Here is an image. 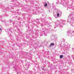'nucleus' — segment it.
Returning a JSON list of instances; mask_svg holds the SVG:
<instances>
[{
    "mask_svg": "<svg viewBox=\"0 0 74 74\" xmlns=\"http://www.w3.org/2000/svg\"><path fill=\"white\" fill-rule=\"evenodd\" d=\"M42 30L41 31V32L40 34V36H43V34L45 33V32L46 31H48V29L46 28H42Z\"/></svg>",
    "mask_w": 74,
    "mask_h": 74,
    "instance_id": "f257e3e1",
    "label": "nucleus"
},
{
    "mask_svg": "<svg viewBox=\"0 0 74 74\" xmlns=\"http://www.w3.org/2000/svg\"><path fill=\"white\" fill-rule=\"evenodd\" d=\"M61 25L60 24L59 25L60 27L61 28V27H63V26L62 25H64L65 23H64L65 22H66V21L65 20H61Z\"/></svg>",
    "mask_w": 74,
    "mask_h": 74,
    "instance_id": "f03ea898",
    "label": "nucleus"
},
{
    "mask_svg": "<svg viewBox=\"0 0 74 74\" xmlns=\"http://www.w3.org/2000/svg\"><path fill=\"white\" fill-rule=\"evenodd\" d=\"M13 29V28H12V27H11L10 29L8 30L7 33H8V34H10V33H12V31L11 30H12Z\"/></svg>",
    "mask_w": 74,
    "mask_h": 74,
    "instance_id": "7ed1b4c3",
    "label": "nucleus"
},
{
    "mask_svg": "<svg viewBox=\"0 0 74 74\" xmlns=\"http://www.w3.org/2000/svg\"><path fill=\"white\" fill-rule=\"evenodd\" d=\"M73 16H74V15L73 14L70 16V18L72 21H74V17H73Z\"/></svg>",
    "mask_w": 74,
    "mask_h": 74,
    "instance_id": "20e7f679",
    "label": "nucleus"
},
{
    "mask_svg": "<svg viewBox=\"0 0 74 74\" xmlns=\"http://www.w3.org/2000/svg\"><path fill=\"white\" fill-rule=\"evenodd\" d=\"M31 4L32 7H33V6H34V1H31Z\"/></svg>",
    "mask_w": 74,
    "mask_h": 74,
    "instance_id": "39448f33",
    "label": "nucleus"
},
{
    "mask_svg": "<svg viewBox=\"0 0 74 74\" xmlns=\"http://www.w3.org/2000/svg\"><path fill=\"white\" fill-rule=\"evenodd\" d=\"M68 5L67 8V10H68V8H69V9H70V8H71L72 7V5Z\"/></svg>",
    "mask_w": 74,
    "mask_h": 74,
    "instance_id": "423d86ee",
    "label": "nucleus"
},
{
    "mask_svg": "<svg viewBox=\"0 0 74 74\" xmlns=\"http://www.w3.org/2000/svg\"><path fill=\"white\" fill-rule=\"evenodd\" d=\"M60 23H59V21H57L56 23V24L55 25V26H56L57 27H58V26H59V24Z\"/></svg>",
    "mask_w": 74,
    "mask_h": 74,
    "instance_id": "0eeeda50",
    "label": "nucleus"
},
{
    "mask_svg": "<svg viewBox=\"0 0 74 74\" xmlns=\"http://www.w3.org/2000/svg\"><path fill=\"white\" fill-rule=\"evenodd\" d=\"M39 19H40L37 18L36 20H35V21L37 23H38L37 22H39V23H40V22L39 21Z\"/></svg>",
    "mask_w": 74,
    "mask_h": 74,
    "instance_id": "6e6552de",
    "label": "nucleus"
},
{
    "mask_svg": "<svg viewBox=\"0 0 74 74\" xmlns=\"http://www.w3.org/2000/svg\"><path fill=\"white\" fill-rule=\"evenodd\" d=\"M54 44L53 43H51L50 45L49 46V47H51L52 46H53V45H54Z\"/></svg>",
    "mask_w": 74,
    "mask_h": 74,
    "instance_id": "1a4fd4ad",
    "label": "nucleus"
},
{
    "mask_svg": "<svg viewBox=\"0 0 74 74\" xmlns=\"http://www.w3.org/2000/svg\"><path fill=\"white\" fill-rule=\"evenodd\" d=\"M48 25H49V29H50L52 27V25H51L50 23H48Z\"/></svg>",
    "mask_w": 74,
    "mask_h": 74,
    "instance_id": "9d476101",
    "label": "nucleus"
},
{
    "mask_svg": "<svg viewBox=\"0 0 74 74\" xmlns=\"http://www.w3.org/2000/svg\"><path fill=\"white\" fill-rule=\"evenodd\" d=\"M70 62H69L68 63L70 65H71L73 64V63L71 62H72V60H70Z\"/></svg>",
    "mask_w": 74,
    "mask_h": 74,
    "instance_id": "9b49d317",
    "label": "nucleus"
},
{
    "mask_svg": "<svg viewBox=\"0 0 74 74\" xmlns=\"http://www.w3.org/2000/svg\"><path fill=\"white\" fill-rule=\"evenodd\" d=\"M38 13H44V10H40V11H39L38 12Z\"/></svg>",
    "mask_w": 74,
    "mask_h": 74,
    "instance_id": "f8f14e48",
    "label": "nucleus"
},
{
    "mask_svg": "<svg viewBox=\"0 0 74 74\" xmlns=\"http://www.w3.org/2000/svg\"><path fill=\"white\" fill-rule=\"evenodd\" d=\"M53 67H50V69H51V70H53L54 69H55V66H53Z\"/></svg>",
    "mask_w": 74,
    "mask_h": 74,
    "instance_id": "ddd939ff",
    "label": "nucleus"
},
{
    "mask_svg": "<svg viewBox=\"0 0 74 74\" xmlns=\"http://www.w3.org/2000/svg\"><path fill=\"white\" fill-rule=\"evenodd\" d=\"M41 21L42 22H45V20L44 19V18H42L41 20Z\"/></svg>",
    "mask_w": 74,
    "mask_h": 74,
    "instance_id": "4468645a",
    "label": "nucleus"
},
{
    "mask_svg": "<svg viewBox=\"0 0 74 74\" xmlns=\"http://www.w3.org/2000/svg\"><path fill=\"white\" fill-rule=\"evenodd\" d=\"M35 35H36L37 37H38V33L35 32Z\"/></svg>",
    "mask_w": 74,
    "mask_h": 74,
    "instance_id": "2eb2a0df",
    "label": "nucleus"
},
{
    "mask_svg": "<svg viewBox=\"0 0 74 74\" xmlns=\"http://www.w3.org/2000/svg\"><path fill=\"white\" fill-rule=\"evenodd\" d=\"M70 32H71V31L69 30L68 31L67 33V34L68 35V36H69V34H70Z\"/></svg>",
    "mask_w": 74,
    "mask_h": 74,
    "instance_id": "dca6fc26",
    "label": "nucleus"
},
{
    "mask_svg": "<svg viewBox=\"0 0 74 74\" xmlns=\"http://www.w3.org/2000/svg\"><path fill=\"white\" fill-rule=\"evenodd\" d=\"M63 55H60V59H62V58H63Z\"/></svg>",
    "mask_w": 74,
    "mask_h": 74,
    "instance_id": "f3484780",
    "label": "nucleus"
},
{
    "mask_svg": "<svg viewBox=\"0 0 74 74\" xmlns=\"http://www.w3.org/2000/svg\"><path fill=\"white\" fill-rule=\"evenodd\" d=\"M11 12H12V13H14L15 14H16V11H11Z\"/></svg>",
    "mask_w": 74,
    "mask_h": 74,
    "instance_id": "a211bd4d",
    "label": "nucleus"
},
{
    "mask_svg": "<svg viewBox=\"0 0 74 74\" xmlns=\"http://www.w3.org/2000/svg\"><path fill=\"white\" fill-rule=\"evenodd\" d=\"M28 15L29 17H31L32 16V14L30 13L28 14Z\"/></svg>",
    "mask_w": 74,
    "mask_h": 74,
    "instance_id": "6ab92c4d",
    "label": "nucleus"
},
{
    "mask_svg": "<svg viewBox=\"0 0 74 74\" xmlns=\"http://www.w3.org/2000/svg\"><path fill=\"white\" fill-rule=\"evenodd\" d=\"M60 74H65V72L64 71H62L60 73Z\"/></svg>",
    "mask_w": 74,
    "mask_h": 74,
    "instance_id": "aec40b11",
    "label": "nucleus"
},
{
    "mask_svg": "<svg viewBox=\"0 0 74 74\" xmlns=\"http://www.w3.org/2000/svg\"><path fill=\"white\" fill-rule=\"evenodd\" d=\"M27 20H30V17H27Z\"/></svg>",
    "mask_w": 74,
    "mask_h": 74,
    "instance_id": "412c9836",
    "label": "nucleus"
},
{
    "mask_svg": "<svg viewBox=\"0 0 74 74\" xmlns=\"http://www.w3.org/2000/svg\"><path fill=\"white\" fill-rule=\"evenodd\" d=\"M60 63H61V64H64V62H63V61H60Z\"/></svg>",
    "mask_w": 74,
    "mask_h": 74,
    "instance_id": "4be33fe9",
    "label": "nucleus"
},
{
    "mask_svg": "<svg viewBox=\"0 0 74 74\" xmlns=\"http://www.w3.org/2000/svg\"><path fill=\"white\" fill-rule=\"evenodd\" d=\"M18 20H19V21H21V20H22V18L21 17H19L17 18Z\"/></svg>",
    "mask_w": 74,
    "mask_h": 74,
    "instance_id": "5701e85b",
    "label": "nucleus"
},
{
    "mask_svg": "<svg viewBox=\"0 0 74 74\" xmlns=\"http://www.w3.org/2000/svg\"><path fill=\"white\" fill-rule=\"evenodd\" d=\"M71 8V9H72V10H74V6L72 5Z\"/></svg>",
    "mask_w": 74,
    "mask_h": 74,
    "instance_id": "b1692460",
    "label": "nucleus"
},
{
    "mask_svg": "<svg viewBox=\"0 0 74 74\" xmlns=\"http://www.w3.org/2000/svg\"><path fill=\"white\" fill-rule=\"evenodd\" d=\"M47 5H48V4H47V3H46L44 5L45 7H47Z\"/></svg>",
    "mask_w": 74,
    "mask_h": 74,
    "instance_id": "393cba45",
    "label": "nucleus"
},
{
    "mask_svg": "<svg viewBox=\"0 0 74 74\" xmlns=\"http://www.w3.org/2000/svg\"><path fill=\"white\" fill-rule=\"evenodd\" d=\"M31 33H32V34H34V31H33V30H32L31 31Z\"/></svg>",
    "mask_w": 74,
    "mask_h": 74,
    "instance_id": "a878e982",
    "label": "nucleus"
},
{
    "mask_svg": "<svg viewBox=\"0 0 74 74\" xmlns=\"http://www.w3.org/2000/svg\"><path fill=\"white\" fill-rule=\"evenodd\" d=\"M53 15L54 16H55V17H56V14H55V13H53Z\"/></svg>",
    "mask_w": 74,
    "mask_h": 74,
    "instance_id": "bb28decb",
    "label": "nucleus"
},
{
    "mask_svg": "<svg viewBox=\"0 0 74 74\" xmlns=\"http://www.w3.org/2000/svg\"><path fill=\"white\" fill-rule=\"evenodd\" d=\"M45 33H45H44L45 34L44 35L45 36H47V33Z\"/></svg>",
    "mask_w": 74,
    "mask_h": 74,
    "instance_id": "cd10ccee",
    "label": "nucleus"
},
{
    "mask_svg": "<svg viewBox=\"0 0 74 74\" xmlns=\"http://www.w3.org/2000/svg\"><path fill=\"white\" fill-rule=\"evenodd\" d=\"M9 22L10 23H12V20H10Z\"/></svg>",
    "mask_w": 74,
    "mask_h": 74,
    "instance_id": "c85d7f7f",
    "label": "nucleus"
},
{
    "mask_svg": "<svg viewBox=\"0 0 74 74\" xmlns=\"http://www.w3.org/2000/svg\"><path fill=\"white\" fill-rule=\"evenodd\" d=\"M45 23H47V24L48 23V22L47 21H45Z\"/></svg>",
    "mask_w": 74,
    "mask_h": 74,
    "instance_id": "c756f323",
    "label": "nucleus"
},
{
    "mask_svg": "<svg viewBox=\"0 0 74 74\" xmlns=\"http://www.w3.org/2000/svg\"><path fill=\"white\" fill-rule=\"evenodd\" d=\"M65 74H70L68 72H66L65 73ZM70 74H72V73H71Z\"/></svg>",
    "mask_w": 74,
    "mask_h": 74,
    "instance_id": "7c9ffc66",
    "label": "nucleus"
},
{
    "mask_svg": "<svg viewBox=\"0 0 74 74\" xmlns=\"http://www.w3.org/2000/svg\"><path fill=\"white\" fill-rule=\"evenodd\" d=\"M33 72H32V71H29V73H30V74H33Z\"/></svg>",
    "mask_w": 74,
    "mask_h": 74,
    "instance_id": "2f4dec72",
    "label": "nucleus"
},
{
    "mask_svg": "<svg viewBox=\"0 0 74 74\" xmlns=\"http://www.w3.org/2000/svg\"><path fill=\"white\" fill-rule=\"evenodd\" d=\"M57 0L58 1L57 2L56 4H58V3H59V0Z\"/></svg>",
    "mask_w": 74,
    "mask_h": 74,
    "instance_id": "473e14b6",
    "label": "nucleus"
},
{
    "mask_svg": "<svg viewBox=\"0 0 74 74\" xmlns=\"http://www.w3.org/2000/svg\"><path fill=\"white\" fill-rule=\"evenodd\" d=\"M34 31H35V32H38V30L36 29H34Z\"/></svg>",
    "mask_w": 74,
    "mask_h": 74,
    "instance_id": "72a5a7b5",
    "label": "nucleus"
},
{
    "mask_svg": "<svg viewBox=\"0 0 74 74\" xmlns=\"http://www.w3.org/2000/svg\"><path fill=\"white\" fill-rule=\"evenodd\" d=\"M57 16H59V13H57Z\"/></svg>",
    "mask_w": 74,
    "mask_h": 74,
    "instance_id": "f704fd0d",
    "label": "nucleus"
},
{
    "mask_svg": "<svg viewBox=\"0 0 74 74\" xmlns=\"http://www.w3.org/2000/svg\"><path fill=\"white\" fill-rule=\"evenodd\" d=\"M67 56L69 58V59H70V58H71V57H70V56L69 55H68Z\"/></svg>",
    "mask_w": 74,
    "mask_h": 74,
    "instance_id": "c9c22d12",
    "label": "nucleus"
},
{
    "mask_svg": "<svg viewBox=\"0 0 74 74\" xmlns=\"http://www.w3.org/2000/svg\"><path fill=\"white\" fill-rule=\"evenodd\" d=\"M48 8H51V6H50V5L49 6V5H48Z\"/></svg>",
    "mask_w": 74,
    "mask_h": 74,
    "instance_id": "e433bc0d",
    "label": "nucleus"
},
{
    "mask_svg": "<svg viewBox=\"0 0 74 74\" xmlns=\"http://www.w3.org/2000/svg\"><path fill=\"white\" fill-rule=\"evenodd\" d=\"M47 55H49V51H48L47 52Z\"/></svg>",
    "mask_w": 74,
    "mask_h": 74,
    "instance_id": "4c0bfd02",
    "label": "nucleus"
},
{
    "mask_svg": "<svg viewBox=\"0 0 74 74\" xmlns=\"http://www.w3.org/2000/svg\"><path fill=\"white\" fill-rule=\"evenodd\" d=\"M15 21H14L13 23V25H14V24H15Z\"/></svg>",
    "mask_w": 74,
    "mask_h": 74,
    "instance_id": "58836bf2",
    "label": "nucleus"
},
{
    "mask_svg": "<svg viewBox=\"0 0 74 74\" xmlns=\"http://www.w3.org/2000/svg\"><path fill=\"white\" fill-rule=\"evenodd\" d=\"M42 63H44V60L43 59L42 60Z\"/></svg>",
    "mask_w": 74,
    "mask_h": 74,
    "instance_id": "ea45409f",
    "label": "nucleus"
},
{
    "mask_svg": "<svg viewBox=\"0 0 74 74\" xmlns=\"http://www.w3.org/2000/svg\"><path fill=\"white\" fill-rule=\"evenodd\" d=\"M33 70H34V71H36V69H35V68H33Z\"/></svg>",
    "mask_w": 74,
    "mask_h": 74,
    "instance_id": "a19ab883",
    "label": "nucleus"
},
{
    "mask_svg": "<svg viewBox=\"0 0 74 74\" xmlns=\"http://www.w3.org/2000/svg\"><path fill=\"white\" fill-rule=\"evenodd\" d=\"M47 64H48L49 65H50V62H47Z\"/></svg>",
    "mask_w": 74,
    "mask_h": 74,
    "instance_id": "79ce46f5",
    "label": "nucleus"
},
{
    "mask_svg": "<svg viewBox=\"0 0 74 74\" xmlns=\"http://www.w3.org/2000/svg\"><path fill=\"white\" fill-rule=\"evenodd\" d=\"M16 73L17 74H19V72L18 71H16Z\"/></svg>",
    "mask_w": 74,
    "mask_h": 74,
    "instance_id": "37998d69",
    "label": "nucleus"
},
{
    "mask_svg": "<svg viewBox=\"0 0 74 74\" xmlns=\"http://www.w3.org/2000/svg\"><path fill=\"white\" fill-rule=\"evenodd\" d=\"M45 66H46V65H45V64H43V66L45 67Z\"/></svg>",
    "mask_w": 74,
    "mask_h": 74,
    "instance_id": "c03bdc74",
    "label": "nucleus"
},
{
    "mask_svg": "<svg viewBox=\"0 0 74 74\" xmlns=\"http://www.w3.org/2000/svg\"><path fill=\"white\" fill-rule=\"evenodd\" d=\"M40 68V66H38V68H37V69H38Z\"/></svg>",
    "mask_w": 74,
    "mask_h": 74,
    "instance_id": "a18cd8bd",
    "label": "nucleus"
},
{
    "mask_svg": "<svg viewBox=\"0 0 74 74\" xmlns=\"http://www.w3.org/2000/svg\"><path fill=\"white\" fill-rule=\"evenodd\" d=\"M32 38H34V36L33 35V36H32Z\"/></svg>",
    "mask_w": 74,
    "mask_h": 74,
    "instance_id": "49530a36",
    "label": "nucleus"
},
{
    "mask_svg": "<svg viewBox=\"0 0 74 74\" xmlns=\"http://www.w3.org/2000/svg\"><path fill=\"white\" fill-rule=\"evenodd\" d=\"M41 26H44V25H43L42 24H41Z\"/></svg>",
    "mask_w": 74,
    "mask_h": 74,
    "instance_id": "de8ad7c7",
    "label": "nucleus"
},
{
    "mask_svg": "<svg viewBox=\"0 0 74 74\" xmlns=\"http://www.w3.org/2000/svg\"><path fill=\"white\" fill-rule=\"evenodd\" d=\"M31 1H32V0H28L29 2H31Z\"/></svg>",
    "mask_w": 74,
    "mask_h": 74,
    "instance_id": "09e8293b",
    "label": "nucleus"
},
{
    "mask_svg": "<svg viewBox=\"0 0 74 74\" xmlns=\"http://www.w3.org/2000/svg\"><path fill=\"white\" fill-rule=\"evenodd\" d=\"M70 0L71 1H72V2H73V1H74V0Z\"/></svg>",
    "mask_w": 74,
    "mask_h": 74,
    "instance_id": "8fccbe9b",
    "label": "nucleus"
},
{
    "mask_svg": "<svg viewBox=\"0 0 74 74\" xmlns=\"http://www.w3.org/2000/svg\"><path fill=\"white\" fill-rule=\"evenodd\" d=\"M44 71H45V69H44V68H43L42 69Z\"/></svg>",
    "mask_w": 74,
    "mask_h": 74,
    "instance_id": "3c124183",
    "label": "nucleus"
},
{
    "mask_svg": "<svg viewBox=\"0 0 74 74\" xmlns=\"http://www.w3.org/2000/svg\"><path fill=\"white\" fill-rule=\"evenodd\" d=\"M26 15L25 14L23 13V15Z\"/></svg>",
    "mask_w": 74,
    "mask_h": 74,
    "instance_id": "603ef678",
    "label": "nucleus"
},
{
    "mask_svg": "<svg viewBox=\"0 0 74 74\" xmlns=\"http://www.w3.org/2000/svg\"><path fill=\"white\" fill-rule=\"evenodd\" d=\"M11 8H14V6H11Z\"/></svg>",
    "mask_w": 74,
    "mask_h": 74,
    "instance_id": "864d4df0",
    "label": "nucleus"
},
{
    "mask_svg": "<svg viewBox=\"0 0 74 74\" xmlns=\"http://www.w3.org/2000/svg\"><path fill=\"white\" fill-rule=\"evenodd\" d=\"M19 11V9H17V12H18V11Z\"/></svg>",
    "mask_w": 74,
    "mask_h": 74,
    "instance_id": "5fc2aeb1",
    "label": "nucleus"
},
{
    "mask_svg": "<svg viewBox=\"0 0 74 74\" xmlns=\"http://www.w3.org/2000/svg\"><path fill=\"white\" fill-rule=\"evenodd\" d=\"M41 10V11H44V9H41V10Z\"/></svg>",
    "mask_w": 74,
    "mask_h": 74,
    "instance_id": "6e6d98bb",
    "label": "nucleus"
},
{
    "mask_svg": "<svg viewBox=\"0 0 74 74\" xmlns=\"http://www.w3.org/2000/svg\"><path fill=\"white\" fill-rule=\"evenodd\" d=\"M57 70H56V71H55V73H57Z\"/></svg>",
    "mask_w": 74,
    "mask_h": 74,
    "instance_id": "4d7b16f0",
    "label": "nucleus"
},
{
    "mask_svg": "<svg viewBox=\"0 0 74 74\" xmlns=\"http://www.w3.org/2000/svg\"><path fill=\"white\" fill-rule=\"evenodd\" d=\"M54 30H51V31L50 30V32H53Z\"/></svg>",
    "mask_w": 74,
    "mask_h": 74,
    "instance_id": "13d9d810",
    "label": "nucleus"
},
{
    "mask_svg": "<svg viewBox=\"0 0 74 74\" xmlns=\"http://www.w3.org/2000/svg\"><path fill=\"white\" fill-rule=\"evenodd\" d=\"M16 29H18V27L16 25Z\"/></svg>",
    "mask_w": 74,
    "mask_h": 74,
    "instance_id": "bf43d9fd",
    "label": "nucleus"
},
{
    "mask_svg": "<svg viewBox=\"0 0 74 74\" xmlns=\"http://www.w3.org/2000/svg\"><path fill=\"white\" fill-rule=\"evenodd\" d=\"M14 0H12V2H14Z\"/></svg>",
    "mask_w": 74,
    "mask_h": 74,
    "instance_id": "052dcab7",
    "label": "nucleus"
},
{
    "mask_svg": "<svg viewBox=\"0 0 74 74\" xmlns=\"http://www.w3.org/2000/svg\"><path fill=\"white\" fill-rule=\"evenodd\" d=\"M8 16V15H7V16H6V15H5V16Z\"/></svg>",
    "mask_w": 74,
    "mask_h": 74,
    "instance_id": "680f3d73",
    "label": "nucleus"
},
{
    "mask_svg": "<svg viewBox=\"0 0 74 74\" xmlns=\"http://www.w3.org/2000/svg\"><path fill=\"white\" fill-rule=\"evenodd\" d=\"M28 29H30V27H28Z\"/></svg>",
    "mask_w": 74,
    "mask_h": 74,
    "instance_id": "e2e57ef3",
    "label": "nucleus"
},
{
    "mask_svg": "<svg viewBox=\"0 0 74 74\" xmlns=\"http://www.w3.org/2000/svg\"><path fill=\"white\" fill-rule=\"evenodd\" d=\"M73 60H74V57H73Z\"/></svg>",
    "mask_w": 74,
    "mask_h": 74,
    "instance_id": "0e129e2a",
    "label": "nucleus"
},
{
    "mask_svg": "<svg viewBox=\"0 0 74 74\" xmlns=\"http://www.w3.org/2000/svg\"><path fill=\"white\" fill-rule=\"evenodd\" d=\"M36 27L37 28H38V26H36Z\"/></svg>",
    "mask_w": 74,
    "mask_h": 74,
    "instance_id": "69168bd1",
    "label": "nucleus"
},
{
    "mask_svg": "<svg viewBox=\"0 0 74 74\" xmlns=\"http://www.w3.org/2000/svg\"><path fill=\"white\" fill-rule=\"evenodd\" d=\"M49 12H50V10H49Z\"/></svg>",
    "mask_w": 74,
    "mask_h": 74,
    "instance_id": "338daca9",
    "label": "nucleus"
},
{
    "mask_svg": "<svg viewBox=\"0 0 74 74\" xmlns=\"http://www.w3.org/2000/svg\"><path fill=\"white\" fill-rule=\"evenodd\" d=\"M30 34H31L30 33H29V35H30Z\"/></svg>",
    "mask_w": 74,
    "mask_h": 74,
    "instance_id": "774afa93",
    "label": "nucleus"
}]
</instances>
